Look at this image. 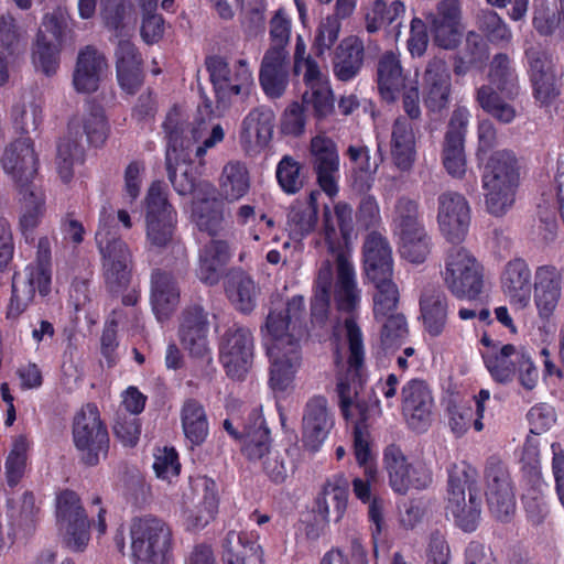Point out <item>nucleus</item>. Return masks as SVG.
I'll return each instance as SVG.
<instances>
[{"instance_id":"9d476101","label":"nucleus","mask_w":564,"mask_h":564,"mask_svg":"<svg viewBox=\"0 0 564 564\" xmlns=\"http://www.w3.org/2000/svg\"><path fill=\"white\" fill-rule=\"evenodd\" d=\"M485 366L492 379L499 383H509L518 378L520 384L532 390L539 381V370L529 351L511 344L501 348H491L481 352Z\"/></svg>"},{"instance_id":"b1692460","label":"nucleus","mask_w":564,"mask_h":564,"mask_svg":"<svg viewBox=\"0 0 564 564\" xmlns=\"http://www.w3.org/2000/svg\"><path fill=\"white\" fill-rule=\"evenodd\" d=\"M402 413L410 429L424 432L432 421L433 397L426 382L420 379L408 381L401 391Z\"/></svg>"},{"instance_id":"9b49d317","label":"nucleus","mask_w":564,"mask_h":564,"mask_svg":"<svg viewBox=\"0 0 564 564\" xmlns=\"http://www.w3.org/2000/svg\"><path fill=\"white\" fill-rule=\"evenodd\" d=\"M441 274L445 286L457 299L475 300L482 291V265L462 246L446 251Z\"/></svg>"},{"instance_id":"4d7b16f0","label":"nucleus","mask_w":564,"mask_h":564,"mask_svg":"<svg viewBox=\"0 0 564 564\" xmlns=\"http://www.w3.org/2000/svg\"><path fill=\"white\" fill-rule=\"evenodd\" d=\"M375 479L369 475H366V479L355 478L352 480L354 494L356 497L362 502H369L368 507V517L371 523V534L373 539H377L383 528H384V518H383V508L384 501L381 498L375 497L371 499V490H370V480Z\"/></svg>"},{"instance_id":"de8ad7c7","label":"nucleus","mask_w":564,"mask_h":564,"mask_svg":"<svg viewBox=\"0 0 564 564\" xmlns=\"http://www.w3.org/2000/svg\"><path fill=\"white\" fill-rule=\"evenodd\" d=\"M229 248L225 241L210 240L199 253L197 275L206 284L214 285L220 279V271L229 259Z\"/></svg>"},{"instance_id":"338daca9","label":"nucleus","mask_w":564,"mask_h":564,"mask_svg":"<svg viewBox=\"0 0 564 564\" xmlns=\"http://www.w3.org/2000/svg\"><path fill=\"white\" fill-rule=\"evenodd\" d=\"M303 105L312 108L315 117L324 118L334 109V99L329 85L307 89L302 97Z\"/></svg>"},{"instance_id":"e433bc0d","label":"nucleus","mask_w":564,"mask_h":564,"mask_svg":"<svg viewBox=\"0 0 564 564\" xmlns=\"http://www.w3.org/2000/svg\"><path fill=\"white\" fill-rule=\"evenodd\" d=\"M180 289L174 276L161 269L151 273L150 302L158 321L170 318L180 303Z\"/></svg>"},{"instance_id":"5fc2aeb1","label":"nucleus","mask_w":564,"mask_h":564,"mask_svg":"<svg viewBox=\"0 0 564 564\" xmlns=\"http://www.w3.org/2000/svg\"><path fill=\"white\" fill-rule=\"evenodd\" d=\"M488 77L490 83L509 99H514L518 96V77L507 54L499 53L494 56Z\"/></svg>"},{"instance_id":"0e129e2a","label":"nucleus","mask_w":564,"mask_h":564,"mask_svg":"<svg viewBox=\"0 0 564 564\" xmlns=\"http://www.w3.org/2000/svg\"><path fill=\"white\" fill-rule=\"evenodd\" d=\"M28 449V438L23 435L18 436L6 460L7 482L10 487L17 486L24 474Z\"/></svg>"},{"instance_id":"bf43d9fd","label":"nucleus","mask_w":564,"mask_h":564,"mask_svg":"<svg viewBox=\"0 0 564 564\" xmlns=\"http://www.w3.org/2000/svg\"><path fill=\"white\" fill-rule=\"evenodd\" d=\"M394 235L425 228L419 212V203L409 197H400L394 206L392 219Z\"/></svg>"},{"instance_id":"393cba45","label":"nucleus","mask_w":564,"mask_h":564,"mask_svg":"<svg viewBox=\"0 0 564 564\" xmlns=\"http://www.w3.org/2000/svg\"><path fill=\"white\" fill-rule=\"evenodd\" d=\"M51 279L42 269L25 267L23 274L12 278V296L8 306V318L21 315L33 301L35 292L45 296L50 292Z\"/></svg>"},{"instance_id":"13d9d810","label":"nucleus","mask_w":564,"mask_h":564,"mask_svg":"<svg viewBox=\"0 0 564 564\" xmlns=\"http://www.w3.org/2000/svg\"><path fill=\"white\" fill-rule=\"evenodd\" d=\"M476 98L480 107L501 123H510L517 116L514 107L501 99L488 85H482L477 89Z\"/></svg>"},{"instance_id":"f03ea898","label":"nucleus","mask_w":564,"mask_h":564,"mask_svg":"<svg viewBox=\"0 0 564 564\" xmlns=\"http://www.w3.org/2000/svg\"><path fill=\"white\" fill-rule=\"evenodd\" d=\"M303 314V297L293 296L284 312H271L267 318V329L272 337L268 348L270 386L274 391L284 392L291 388L301 367L299 339L304 334Z\"/></svg>"},{"instance_id":"39448f33","label":"nucleus","mask_w":564,"mask_h":564,"mask_svg":"<svg viewBox=\"0 0 564 564\" xmlns=\"http://www.w3.org/2000/svg\"><path fill=\"white\" fill-rule=\"evenodd\" d=\"M477 478V470L465 462L448 468L445 514L465 532L475 531L480 520L481 499Z\"/></svg>"},{"instance_id":"58836bf2","label":"nucleus","mask_w":564,"mask_h":564,"mask_svg":"<svg viewBox=\"0 0 564 564\" xmlns=\"http://www.w3.org/2000/svg\"><path fill=\"white\" fill-rule=\"evenodd\" d=\"M562 276L555 267L541 265L534 276V303L539 316L547 319L555 311L561 297Z\"/></svg>"},{"instance_id":"0eeeda50","label":"nucleus","mask_w":564,"mask_h":564,"mask_svg":"<svg viewBox=\"0 0 564 564\" xmlns=\"http://www.w3.org/2000/svg\"><path fill=\"white\" fill-rule=\"evenodd\" d=\"M133 564H173L172 532L160 518L147 514L130 525Z\"/></svg>"},{"instance_id":"20e7f679","label":"nucleus","mask_w":564,"mask_h":564,"mask_svg":"<svg viewBox=\"0 0 564 564\" xmlns=\"http://www.w3.org/2000/svg\"><path fill=\"white\" fill-rule=\"evenodd\" d=\"M520 181L521 167L514 153L508 150L492 153L481 175L486 210L495 217L511 210Z\"/></svg>"},{"instance_id":"5701e85b","label":"nucleus","mask_w":564,"mask_h":564,"mask_svg":"<svg viewBox=\"0 0 564 564\" xmlns=\"http://www.w3.org/2000/svg\"><path fill=\"white\" fill-rule=\"evenodd\" d=\"M452 80L447 63L440 56L429 59L422 76V96L427 110L440 112L451 104Z\"/></svg>"},{"instance_id":"e2e57ef3","label":"nucleus","mask_w":564,"mask_h":564,"mask_svg":"<svg viewBox=\"0 0 564 564\" xmlns=\"http://www.w3.org/2000/svg\"><path fill=\"white\" fill-rule=\"evenodd\" d=\"M554 194H542V202L538 205L539 208V226L538 235L544 242H552L557 236V223L555 213L560 209L558 206L554 208L555 203Z\"/></svg>"},{"instance_id":"ddd939ff","label":"nucleus","mask_w":564,"mask_h":564,"mask_svg":"<svg viewBox=\"0 0 564 564\" xmlns=\"http://www.w3.org/2000/svg\"><path fill=\"white\" fill-rule=\"evenodd\" d=\"M55 518L62 545L74 553L84 552L90 541V521L76 492L64 490L57 495Z\"/></svg>"},{"instance_id":"7c9ffc66","label":"nucleus","mask_w":564,"mask_h":564,"mask_svg":"<svg viewBox=\"0 0 564 564\" xmlns=\"http://www.w3.org/2000/svg\"><path fill=\"white\" fill-rule=\"evenodd\" d=\"M458 17L459 9L455 0H442L436 12L427 14L426 21L437 46L453 50L459 44Z\"/></svg>"},{"instance_id":"6ab92c4d","label":"nucleus","mask_w":564,"mask_h":564,"mask_svg":"<svg viewBox=\"0 0 564 564\" xmlns=\"http://www.w3.org/2000/svg\"><path fill=\"white\" fill-rule=\"evenodd\" d=\"M312 167L322 191L330 198L339 192L340 156L337 145L329 137L318 134L311 140Z\"/></svg>"},{"instance_id":"a878e982","label":"nucleus","mask_w":564,"mask_h":564,"mask_svg":"<svg viewBox=\"0 0 564 564\" xmlns=\"http://www.w3.org/2000/svg\"><path fill=\"white\" fill-rule=\"evenodd\" d=\"M2 167L20 186L30 185L37 172V156L33 141L22 137L6 148L1 159Z\"/></svg>"},{"instance_id":"f3484780","label":"nucleus","mask_w":564,"mask_h":564,"mask_svg":"<svg viewBox=\"0 0 564 564\" xmlns=\"http://www.w3.org/2000/svg\"><path fill=\"white\" fill-rule=\"evenodd\" d=\"M270 431L257 416L254 429L249 427V462H259L263 474L275 485L283 484L289 474L283 456L270 445Z\"/></svg>"},{"instance_id":"f257e3e1","label":"nucleus","mask_w":564,"mask_h":564,"mask_svg":"<svg viewBox=\"0 0 564 564\" xmlns=\"http://www.w3.org/2000/svg\"><path fill=\"white\" fill-rule=\"evenodd\" d=\"M352 230V209L346 203H337L334 210L323 212L322 236L327 245L328 258L322 261L315 279V292L311 302L312 321L323 325L333 299L338 312L348 314L343 330L348 344L349 370L357 376L364 365L365 348L362 333L356 318L359 313L362 291L349 246Z\"/></svg>"},{"instance_id":"3c124183","label":"nucleus","mask_w":564,"mask_h":564,"mask_svg":"<svg viewBox=\"0 0 564 564\" xmlns=\"http://www.w3.org/2000/svg\"><path fill=\"white\" fill-rule=\"evenodd\" d=\"M205 64L217 97V109H225L227 106L226 99L231 96H238L241 91V86L232 84L230 69L223 57L209 56L206 58Z\"/></svg>"},{"instance_id":"052dcab7","label":"nucleus","mask_w":564,"mask_h":564,"mask_svg":"<svg viewBox=\"0 0 564 564\" xmlns=\"http://www.w3.org/2000/svg\"><path fill=\"white\" fill-rule=\"evenodd\" d=\"M404 11V4L399 0L392 1L390 4L383 0H376L366 14V29L369 33H375L381 28L394 23Z\"/></svg>"},{"instance_id":"6e6552de","label":"nucleus","mask_w":564,"mask_h":564,"mask_svg":"<svg viewBox=\"0 0 564 564\" xmlns=\"http://www.w3.org/2000/svg\"><path fill=\"white\" fill-rule=\"evenodd\" d=\"M167 140L165 166L175 192L182 196L194 194L202 182H196L189 154V141L184 144L182 119L176 109L169 111L162 124Z\"/></svg>"},{"instance_id":"a18cd8bd","label":"nucleus","mask_w":564,"mask_h":564,"mask_svg":"<svg viewBox=\"0 0 564 564\" xmlns=\"http://www.w3.org/2000/svg\"><path fill=\"white\" fill-rule=\"evenodd\" d=\"M317 192H311L304 202L294 203L288 213L286 229L292 239L301 240L310 235L317 224Z\"/></svg>"},{"instance_id":"8fccbe9b","label":"nucleus","mask_w":564,"mask_h":564,"mask_svg":"<svg viewBox=\"0 0 564 564\" xmlns=\"http://www.w3.org/2000/svg\"><path fill=\"white\" fill-rule=\"evenodd\" d=\"M346 155L354 164L352 167V188L358 193L365 194L373 184V174L379 164L371 163L370 151L368 147L361 144H351L346 151Z\"/></svg>"},{"instance_id":"4c0bfd02","label":"nucleus","mask_w":564,"mask_h":564,"mask_svg":"<svg viewBox=\"0 0 564 564\" xmlns=\"http://www.w3.org/2000/svg\"><path fill=\"white\" fill-rule=\"evenodd\" d=\"M193 488L202 491L203 496L194 508L184 510V523L187 530L197 531L213 521L218 512L217 486L204 476L194 480Z\"/></svg>"},{"instance_id":"cd10ccee","label":"nucleus","mask_w":564,"mask_h":564,"mask_svg":"<svg viewBox=\"0 0 564 564\" xmlns=\"http://www.w3.org/2000/svg\"><path fill=\"white\" fill-rule=\"evenodd\" d=\"M192 220L200 231L215 236L223 223V204L217 198L215 186L203 181L195 192L192 203Z\"/></svg>"},{"instance_id":"37998d69","label":"nucleus","mask_w":564,"mask_h":564,"mask_svg":"<svg viewBox=\"0 0 564 564\" xmlns=\"http://www.w3.org/2000/svg\"><path fill=\"white\" fill-rule=\"evenodd\" d=\"M405 75L399 54L388 51L383 53L377 64V84L381 97L393 101L401 88H404Z\"/></svg>"},{"instance_id":"f8f14e48","label":"nucleus","mask_w":564,"mask_h":564,"mask_svg":"<svg viewBox=\"0 0 564 564\" xmlns=\"http://www.w3.org/2000/svg\"><path fill=\"white\" fill-rule=\"evenodd\" d=\"M177 213L169 203L162 182H153L145 197V238L150 248L162 250L175 240Z\"/></svg>"},{"instance_id":"473e14b6","label":"nucleus","mask_w":564,"mask_h":564,"mask_svg":"<svg viewBox=\"0 0 564 564\" xmlns=\"http://www.w3.org/2000/svg\"><path fill=\"white\" fill-rule=\"evenodd\" d=\"M349 494V481L343 474H335L327 478L322 487V491L316 497L315 510L318 516L335 522L341 520L346 512Z\"/></svg>"},{"instance_id":"bb28decb","label":"nucleus","mask_w":564,"mask_h":564,"mask_svg":"<svg viewBox=\"0 0 564 564\" xmlns=\"http://www.w3.org/2000/svg\"><path fill=\"white\" fill-rule=\"evenodd\" d=\"M108 69V62L102 52L93 45H86L77 54L73 73V85L77 93H95Z\"/></svg>"},{"instance_id":"72a5a7b5","label":"nucleus","mask_w":564,"mask_h":564,"mask_svg":"<svg viewBox=\"0 0 564 564\" xmlns=\"http://www.w3.org/2000/svg\"><path fill=\"white\" fill-rule=\"evenodd\" d=\"M259 83L268 98H281L289 86V53L268 50L262 57Z\"/></svg>"},{"instance_id":"4be33fe9","label":"nucleus","mask_w":564,"mask_h":564,"mask_svg":"<svg viewBox=\"0 0 564 564\" xmlns=\"http://www.w3.org/2000/svg\"><path fill=\"white\" fill-rule=\"evenodd\" d=\"M335 420L325 397L314 395L306 402L302 417L303 446L316 453L328 437Z\"/></svg>"},{"instance_id":"a19ab883","label":"nucleus","mask_w":564,"mask_h":564,"mask_svg":"<svg viewBox=\"0 0 564 564\" xmlns=\"http://www.w3.org/2000/svg\"><path fill=\"white\" fill-rule=\"evenodd\" d=\"M421 317L425 330L433 337L445 330L448 316L446 295L436 289H426L420 297Z\"/></svg>"},{"instance_id":"a211bd4d","label":"nucleus","mask_w":564,"mask_h":564,"mask_svg":"<svg viewBox=\"0 0 564 564\" xmlns=\"http://www.w3.org/2000/svg\"><path fill=\"white\" fill-rule=\"evenodd\" d=\"M208 312L198 303L187 305L181 314L177 336L194 358L210 359Z\"/></svg>"},{"instance_id":"c03bdc74","label":"nucleus","mask_w":564,"mask_h":564,"mask_svg":"<svg viewBox=\"0 0 564 564\" xmlns=\"http://www.w3.org/2000/svg\"><path fill=\"white\" fill-rule=\"evenodd\" d=\"M365 47L360 39L349 36L344 39L334 61V74L341 82L355 78L364 65Z\"/></svg>"},{"instance_id":"2f4dec72","label":"nucleus","mask_w":564,"mask_h":564,"mask_svg":"<svg viewBox=\"0 0 564 564\" xmlns=\"http://www.w3.org/2000/svg\"><path fill=\"white\" fill-rule=\"evenodd\" d=\"M115 58L120 88L129 95H134L143 83V62L140 52L130 40L122 39L115 50Z\"/></svg>"},{"instance_id":"aec40b11","label":"nucleus","mask_w":564,"mask_h":564,"mask_svg":"<svg viewBox=\"0 0 564 564\" xmlns=\"http://www.w3.org/2000/svg\"><path fill=\"white\" fill-rule=\"evenodd\" d=\"M437 223L447 241L464 240L470 225V207L464 195L446 191L437 197Z\"/></svg>"},{"instance_id":"f704fd0d","label":"nucleus","mask_w":564,"mask_h":564,"mask_svg":"<svg viewBox=\"0 0 564 564\" xmlns=\"http://www.w3.org/2000/svg\"><path fill=\"white\" fill-rule=\"evenodd\" d=\"M501 289L510 303L524 308L531 300L532 273L523 259L510 260L501 273Z\"/></svg>"},{"instance_id":"79ce46f5","label":"nucleus","mask_w":564,"mask_h":564,"mask_svg":"<svg viewBox=\"0 0 564 564\" xmlns=\"http://www.w3.org/2000/svg\"><path fill=\"white\" fill-rule=\"evenodd\" d=\"M9 535L14 539H28L37 527L40 520V508L35 505L32 492H24L21 503L18 507L8 502Z\"/></svg>"},{"instance_id":"69168bd1","label":"nucleus","mask_w":564,"mask_h":564,"mask_svg":"<svg viewBox=\"0 0 564 564\" xmlns=\"http://www.w3.org/2000/svg\"><path fill=\"white\" fill-rule=\"evenodd\" d=\"M340 28V21L335 15H327L321 20L313 43L316 56H323L334 46L338 40Z\"/></svg>"},{"instance_id":"c9c22d12","label":"nucleus","mask_w":564,"mask_h":564,"mask_svg":"<svg viewBox=\"0 0 564 564\" xmlns=\"http://www.w3.org/2000/svg\"><path fill=\"white\" fill-rule=\"evenodd\" d=\"M390 155L393 165L401 172L411 171L416 161L414 123L405 117H398L392 124Z\"/></svg>"},{"instance_id":"c756f323","label":"nucleus","mask_w":564,"mask_h":564,"mask_svg":"<svg viewBox=\"0 0 564 564\" xmlns=\"http://www.w3.org/2000/svg\"><path fill=\"white\" fill-rule=\"evenodd\" d=\"M364 280L393 276L392 248L379 232H370L362 247Z\"/></svg>"},{"instance_id":"6e6d98bb","label":"nucleus","mask_w":564,"mask_h":564,"mask_svg":"<svg viewBox=\"0 0 564 564\" xmlns=\"http://www.w3.org/2000/svg\"><path fill=\"white\" fill-rule=\"evenodd\" d=\"M372 286L373 316L381 318L397 311L400 292L393 276L365 281Z\"/></svg>"},{"instance_id":"423d86ee","label":"nucleus","mask_w":564,"mask_h":564,"mask_svg":"<svg viewBox=\"0 0 564 564\" xmlns=\"http://www.w3.org/2000/svg\"><path fill=\"white\" fill-rule=\"evenodd\" d=\"M108 126L104 110L100 106L88 104L82 116H75L68 123V135L57 145L58 173L64 182H68L73 175L74 161L83 156L80 140L86 135L87 142L98 147L107 139Z\"/></svg>"},{"instance_id":"680f3d73","label":"nucleus","mask_w":564,"mask_h":564,"mask_svg":"<svg viewBox=\"0 0 564 564\" xmlns=\"http://www.w3.org/2000/svg\"><path fill=\"white\" fill-rule=\"evenodd\" d=\"M219 185L227 200H238L247 193V169L239 162L227 164Z\"/></svg>"},{"instance_id":"ea45409f","label":"nucleus","mask_w":564,"mask_h":564,"mask_svg":"<svg viewBox=\"0 0 564 564\" xmlns=\"http://www.w3.org/2000/svg\"><path fill=\"white\" fill-rule=\"evenodd\" d=\"M247 333L242 327L228 329L220 344V360L227 375L236 380L247 376Z\"/></svg>"},{"instance_id":"603ef678","label":"nucleus","mask_w":564,"mask_h":564,"mask_svg":"<svg viewBox=\"0 0 564 564\" xmlns=\"http://www.w3.org/2000/svg\"><path fill=\"white\" fill-rule=\"evenodd\" d=\"M22 195L20 228L25 235L32 232L41 223L46 207L44 193L33 185H25L20 187Z\"/></svg>"},{"instance_id":"7ed1b4c3","label":"nucleus","mask_w":564,"mask_h":564,"mask_svg":"<svg viewBox=\"0 0 564 564\" xmlns=\"http://www.w3.org/2000/svg\"><path fill=\"white\" fill-rule=\"evenodd\" d=\"M95 239L101 254L106 286L111 293H119L130 283L133 259L129 246L119 237L110 205H104L99 212Z\"/></svg>"},{"instance_id":"1a4fd4ad","label":"nucleus","mask_w":564,"mask_h":564,"mask_svg":"<svg viewBox=\"0 0 564 564\" xmlns=\"http://www.w3.org/2000/svg\"><path fill=\"white\" fill-rule=\"evenodd\" d=\"M73 442L79 460L86 466H97L109 452L110 438L96 404L80 408L73 420Z\"/></svg>"},{"instance_id":"09e8293b","label":"nucleus","mask_w":564,"mask_h":564,"mask_svg":"<svg viewBox=\"0 0 564 564\" xmlns=\"http://www.w3.org/2000/svg\"><path fill=\"white\" fill-rule=\"evenodd\" d=\"M181 421L184 435L192 446L202 445L209 432L204 406L197 400H186L181 410Z\"/></svg>"},{"instance_id":"4468645a","label":"nucleus","mask_w":564,"mask_h":564,"mask_svg":"<svg viewBox=\"0 0 564 564\" xmlns=\"http://www.w3.org/2000/svg\"><path fill=\"white\" fill-rule=\"evenodd\" d=\"M383 463L390 487L400 495H405L410 489H425L433 481L431 468L424 462L409 463L400 446L395 444L384 448Z\"/></svg>"},{"instance_id":"dca6fc26","label":"nucleus","mask_w":564,"mask_h":564,"mask_svg":"<svg viewBox=\"0 0 564 564\" xmlns=\"http://www.w3.org/2000/svg\"><path fill=\"white\" fill-rule=\"evenodd\" d=\"M66 29L65 20L56 13H47L42 20L36 34L33 59L36 67L47 76L55 74L58 68Z\"/></svg>"},{"instance_id":"c85d7f7f","label":"nucleus","mask_w":564,"mask_h":564,"mask_svg":"<svg viewBox=\"0 0 564 564\" xmlns=\"http://www.w3.org/2000/svg\"><path fill=\"white\" fill-rule=\"evenodd\" d=\"M529 66V76L536 100L549 102L557 95L556 75L552 57L539 47L531 46L525 50Z\"/></svg>"},{"instance_id":"412c9836","label":"nucleus","mask_w":564,"mask_h":564,"mask_svg":"<svg viewBox=\"0 0 564 564\" xmlns=\"http://www.w3.org/2000/svg\"><path fill=\"white\" fill-rule=\"evenodd\" d=\"M470 113L466 108L453 111L445 132L442 162L449 175L460 178L466 172L465 135Z\"/></svg>"},{"instance_id":"774afa93","label":"nucleus","mask_w":564,"mask_h":564,"mask_svg":"<svg viewBox=\"0 0 564 564\" xmlns=\"http://www.w3.org/2000/svg\"><path fill=\"white\" fill-rule=\"evenodd\" d=\"M247 535L243 531H229L223 542L225 564H246Z\"/></svg>"},{"instance_id":"2eb2a0df","label":"nucleus","mask_w":564,"mask_h":564,"mask_svg":"<svg viewBox=\"0 0 564 564\" xmlns=\"http://www.w3.org/2000/svg\"><path fill=\"white\" fill-rule=\"evenodd\" d=\"M176 109L182 119V134L181 138L184 144L189 141V154L193 152V144H197L195 149V156L202 159L205 156L208 150L216 147L225 138V131L223 127L218 123L213 124L210 119L215 116H220L223 108L217 109L216 111L213 109L212 101L203 96V102L197 108V117L191 123L189 134L191 137L184 135L185 132V119L181 112V110L176 107L172 108L170 111Z\"/></svg>"},{"instance_id":"49530a36","label":"nucleus","mask_w":564,"mask_h":564,"mask_svg":"<svg viewBox=\"0 0 564 564\" xmlns=\"http://www.w3.org/2000/svg\"><path fill=\"white\" fill-rule=\"evenodd\" d=\"M546 488L547 485L543 481L541 471L536 467H532L522 501L527 518L533 525L541 524L549 514V506L544 496Z\"/></svg>"},{"instance_id":"864d4df0","label":"nucleus","mask_w":564,"mask_h":564,"mask_svg":"<svg viewBox=\"0 0 564 564\" xmlns=\"http://www.w3.org/2000/svg\"><path fill=\"white\" fill-rule=\"evenodd\" d=\"M401 257L411 263H423L432 250V238L425 228L397 235Z\"/></svg>"}]
</instances>
